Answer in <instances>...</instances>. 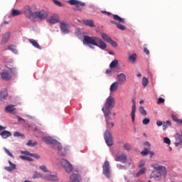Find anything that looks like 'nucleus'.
<instances>
[{
  "label": "nucleus",
  "instance_id": "obj_2",
  "mask_svg": "<svg viewBox=\"0 0 182 182\" xmlns=\"http://www.w3.org/2000/svg\"><path fill=\"white\" fill-rule=\"evenodd\" d=\"M152 167L153 168H154L155 171L151 173V177L152 178H154V180H156V181H160V180H161L162 176H167V169L165 166L156 164H154Z\"/></svg>",
  "mask_w": 182,
  "mask_h": 182
},
{
  "label": "nucleus",
  "instance_id": "obj_5",
  "mask_svg": "<svg viewBox=\"0 0 182 182\" xmlns=\"http://www.w3.org/2000/svg\"><path fill=\"white\" fill-rule=\"evenodd\" d=\"M60 166L63 167L66 173H72V170H73V166H72V164H70V162L65 159H63L60 160Z\"/></svg>",
  "mask_w": 182,
  "mask_h": 182
},
{
  "label": "nucleus",
  "instance_id": "obj_40",
  "mask_svg": "<svg viewBox=\"0 0 182 182\" xmlns=\"http://www.w3.org/2000/svg\"><path fill=\"white\" fill-rule=\"evenodd\" d=\"M20 159H21V160H27V161H33L32 158L26 156H21Z\"/></svg>",
  "mask_w": 182,
  "mask_h": 182
},
{
  "label": "nucleus",
  "instance_id": "obj_42",
  "mask_svg": "<svg viewBox=\"0 0 182 182\" xmlns=\"http://www.w3.org/2000/svg\"><path fill=\"white\" fill-rule=\"evenodd\" d=\"M9 49L14 52V53H18V50H16V47L15 46H9Z\"/></svg>",
  "mask_w": 182,
  "mask_h": 182
},
{
  "label": "nucleus",
  "instance_id": "obj_16",
  "mask_svg": "<svg viewBox=\"0 0 182 182\" xmlns=\"http://www.w3.org/2000/svg\"><path fill=\"white\" fill-rule=\"evenodd\" d=\"M135 117H136V101H134V100H132V109L131 112V117L133 123H134Z\"/></svg>",
  "mask_w": 182,
  "mask_h": 182
},
{
  "label": "nucleus",
  "instance_id": "obj_60",
  "mask_svg": "<svg viewBox=\"0 0 182 182\" xmlns=\"http://www.w3.org/2000/svg\"><path fill=\"white\" fill-rule=\"evenodd\" d=\"M102 13L105 14L106 15H107V16H110V15H112V13L106 11H102Z\"/></svg>",
  "mask_w": 182,
  "mask_h": 182
},
{
  "label": "nucleus",
  "instance_id": "obj_52",
  "mask_svg": "<svg viewBox=\"0 0 182 182\" xmlns=\"http://www.w3.org/2000/svg\"><path fill=\"white\" fill-rule=\"evenodd\" d=\"M31 157H34V159H36L37 160L41 159V156H39L38 154H31Z\"/></svg>",
  "mask_w": 182,
  "mask_h": 182
},
{
  "label": "nucleus",
  "instance_id": "obj_37",
  "mask_svg": "<svg viewBox=\"0 0 182 182\" xmlns=\"http://www.w3.org/2000/svg\"><path fill=\"white\" fill-rule=\"evenodd\" d=\"M38 145V142L35 141L32 143V140H28V141L26 144V146H29L30 147H35V146Z\"/></svg>",
  "mask_w": 182,
  "mask_h": 182
},
{
  "label": "nucleus",
  "instance_id": "obj_25",
  "mask_svg": "<svg viewBox=\"0 0 182 182\" xmlns=\"http://www.w3.org/2000/svg\"><path fill=\"white\" fill-rule=\"evenodd\" d=\"M28 42H30V43H31V45H33V46L34 48H36V49H39L40 50L42 49V48L41 47L39 43H37V41L36 40H34V39H28Z\"/></svg>",
  "mask_w": 182,
  "mask_h": 182
},
{
  "label": "nucleus",
  "instance_id": "obj_14",
  "mask_svg": "<svg viewBox=\"0 0 182 182\" xmlns=\"http://www.w3.org/2000/svg\"><path fill=\"white\" fill-rule=\"evenodd\" d=\"M115 161H120L121 163H126L127 161V156L124 154L117 155L115 157Z\"/></svg>",
  "mask_w": 182,
  "mask_h": 182
},
{
  "label": "nucleus",
  "instance_id": "obj_58",
  "mask_svg": "<svg viewBox=\"0 0 182 182\" xmlns=\"http://www.w3.org/2000/svg\"><path fill=\"white\" fill-rule=\"evenodd\" d=\"M172 119L173 120H174V122H176V123H178V122L180 121V119H177V117H176V115H173Z\"/></svg>",
  "mask_w": 182,
  "mask_h": 182
},
{
  "label": "nucleus",
  "instance_id": "obj_24",
  "mask_svg": "<svg viewBox=\"0 0 182 182\" xmlns=\"http://www.w3.org/2000/svg\"><path fill=\"white\" fill-rule=\"evenodd\" d=\"M0 136L2 139H8V137H11V136H12V134L9 131H3L0 133Z\"/></svg>",
  "mask_w": 182,
  "mask_h": 182
},
{
  "label": "nucleus",
  "instance_id": "obj_39",
  "mask_svg": "<svg viewBox=\"0 0 182 182\" xmlns=\"http://www.w3.org/2000/svg\"><path fill=\"white\" fill-rule=\"evenodd\" d=\"M147 85H149V80L147 79V77H144L142 79V86H144V87H146Z\"/></svg>",
  "mask_w": 182,
  "mask_h": 182
},
{
  "label": "nucleus",
  "instance_id": "obj_49",
  "mask_svg": "<svg viewBox=\"0 0 182 182\" xmlns=\"http://www.w3.org/2000/svg\"><path fill=\"white\" fill-rule=\"evenodd\" d=\"M142 123L144 125L149 124L150 123V119H149V118L144 119L143 121H142Z\"/></svg>",
  "mask_w": 182,
  "mask_h": 182
},
{
  "label": "nucleus",
  "instance_id": "obj_55",
  "mask_svg": "<svg viewBox=\"0 0 182 182\" xmlns=\"http://www.w3.org/2000/svg\"><path fill=\"white\" fill-rule=\"evenodd\" d=\"M20 136H23V134H21L19 132H16L14 134V137H20Z\"/></svg>",
  "mask_w": 182,
  "mask_h": 182
},
{
  "label": "nucleus",
  "instance_id": "obj_13",
  "mask_svg": "<svg viewBox=\"0 0 182 182\" xmlns=\"http://www.w3.org/2000/svg\"><path fill=\"white\" fill-rule=\"evenodd\" d=\"M24 14L27 18H32L34 15V13L32 11V8L29 6L24 7Z\"/></svg>",
  "mask_w": 182,
  "mask_h": 182
},
{
  "label": "nucleus",
  "instance_id": "obj_3",
  "mask_svg": "<svg viewBox=\"0 0 182 182\" xmlns=\"http://www.w3.org/2000/svg\"><path fill=\"white\" fill-rule=\"evenodd\" d=\"M114 98L112 96H109L108 98H107L105 107L102 109L105 117H107L108 116H110L112 114V109L114 107Z\"/></svg>",
  "mask_w": 182,
  "mask_h": 182
},
{
  "label": "nucleus",
  "instance_id": "obj_38",
  "mask_svg": "<svg viewBox=\"0 0 182 182\" xmlns=\"http://www.w3.org/2000/svg\"><path fill=\"white\" fill-rule=\"evenodd\" d=\"M146 171V168L145 167H143L141 168L139 172L136 173V177H140V176H141V174H144Z\"/></svg>",
  "mask_w": 182,
  "mask_h": 182
},
{
  "label": "nucleus",
  "instance_id": "obj_63",
  "mask_svg": "<svg viewBox=\"0 0 182 182\" xmlns=\"http://www.w3.org/2000/svg\"><path fill=\"white\" fill-rule=\"evenodd\" d=\"M144 146H147L148 147H150V142L146 141V142L144 144Z\"/></svg>",
  "mask_w": 182,
  "mask_h": 182
},
{
  "label": "nucleus",
  "instance_id": "obj_18",
  "mask_svg": "<svg viewBox=\"0 0 182 182\" xmlns=\"http://www.w3.org/2000/svg\"><path fill=\"white\" fill-rule=\"evenodd\" d=\"M47 22H48V23H52L53 25H54V23H58L59 22V17L56 15H53L47 20Z\"/></svg>",
  "mask_w": 182,
  "mask_h": 182
},
{
  "label": "nucleus",
  "instance_id": "obj_4",
  "mask_svg": "<svg viewBox=\"0 0 182 182\" xmlns=\"http://www.w3.org/2000/svg\"><path fill=\"white\" fill-rule=\"evenodd\" d=\"M112 17H113L114 21H116L117 22L114 21H110L111 23L116 25L117 28L118 29H120V31H125L126 27L121 23H125L126 19L119 16V15H117V14H113ZM117 22H119V23H117Z\"/></svg>",
  "mask_w": 182,
  "mask_h": 182
},
{
  "label": "nucleus",
  "instance_id": "obj_10",
  "mask_svg": "<svg viewBox=\"0 0 182 182\" xmlns=\"http://www.w3.org/2000/svg\"><path fill=\"white\" fill-rule=\"evenodd\" d=\"M117 83L119 85H124L126 82H127V79L126 78V75L124 73H120L117 75Z\"/></svg>",
  "mask_w": 182,
  "mask_h": 182
},
{
  "label": "nucleus",
  "instance_id": "obj_33",
  "mask_svg": "<svg viewBox=\"0 0 182 182\" xmlns=\"http://www.w3.org/2000/svg\"><path fill=\"white\" fill-rule=\"evenodd\" d=\"M6 97H8V92L4 91L0 93L1 100H6Z\"/></svg>",
  "mask_w": 182,
  "mask_h": 182
},
{
  "label": "nucleus",
  "instance_id": "obj_17",
  "mask_svg": "<svg viewBox=\"0 0 182 182\" xmlns=\"http://www.w3.org/2000/svg\"><path fill=\"white\" fill-rule=\"evenodd\" d=\"M42 140L44 143H46V144H55V143H56V140L50 136H45Z\"/></svg>",
  "mask_w": 182,
  "mask_h": 182
},
{
  "label": "nucleus",
  "instance_id": "obj_30",
  "mask_svg": "<svg viewBox=\"0 0 182 182\" xmlns=\"http://www.w3.org/2000/svg\"><path fill=\"white\" fill-rule=\"evenodd\" d=\"M141 154V156H147V154H151V156H153V154H154L153 151H149L147 149H145L144 151H142Z\"/></svg>",
  "mask_w": 182,
  "mask_h": 182
},
{
  "label": "nucleus",
  "instance_id": "obj_22",
  "mask_svg": "<svg viewBox=\"0 0 182 182\" xmlns=\"http://www.w3.org/2000/svg\"><path fill=\"white\" fill-rule=\"evenodd\" d=\"M1 79L3 80H10V79L11 77V74H9V73H8L6 71L2 72L1 73Z\"/></svg>",
  "mask_w": 182,
  "mask_h": 182
},
{
  "label": "nucleus",
  "instance_id": "obj_46",
  "mask_svg": "<svg viewBox=\"0 0 182 182\" xmlns=\"http://www.w3.org/2000/svg\"><path fill=\"white\" fill-rule=\"evenodd\" d=\"M42 177V174L41 173L36 171L33 175V178H41Z\"/></svg>",
  "mask_w": 182,
  "mask_h": 182
},
{
  "label": "nucleus",
  "instance_id": "obj_21",
  "mask_svg": "<svg viewBox=\"0 0 182 182\" xmlns=\"http://www.w3.org/2000/svg\"><path fill=\"white\" fill-rule=\"evenodd\" d=\"M82 23H84V25H86V26H90V28H95V21H93V20H89V19L82 20Z\"/></svg>",
  "mask_w": 182,
  "mask_h": 182
},
{
  "label": "nucleus",
  "instance_id": "obj_43",
  "mask_svg": "<svg viewBox=\"0 0 182 182\" xmlns=\"http://www.w3.org/2000/svg\"><path fill=\"white\" fill-rule=\"evenodd\" d=\"M124 150H127V151L132 150V145L129 144H124Z\"/></svg>",
  "mask_w": 182,
  "mask_h": 182
},
{
  "label": "nucleus",
  "instance_id": "obj_1",
  "mask_svg": "<svg viewBox=\"0 0 182 182\" xmlns=\"http://www.w3.org/2000/svg\"><path fill=\"white\" fill-rule=\"evenodd\" d=\"M82 43L84 45H87L91 49H93V46H97V48H100V49H106L107 48V45L103 40H102L99 37L96 36H85L84 38L82 40Z\"/></svg>",
  "mask_w": 182,
  "mask_h": 182
},
{
  "label": "nucleus",
  "instance_id": "obj_23",
  "mask_svg": "<svg viewBox=\"0 0 182 182\" xmlns=\"http://www.w3.org/2000/svg\"><path fill=\"white\" fill-rule=\"evenodd\" d=\"M9 164L11 166H6L5 167V170H6V171H13V170L16 169V165L15 164L12 163V161H9Z\"/></svg>",
  "mask_w": 182,
  "mask_h": 182
},
{
  "label": "nucleus",
  "instance_id": "obj_41",
  "mask_svg": "<svg viewBox=\"0 0 182 182\" xmlns=\"http://www.w3.org/2000/svg\"><path fill=\"white\" fill-rule=\"evenodd\" d=\"M21 11L14 9L12 11V16H18V15H21Z\"/></svg>",
  "mask_w": 182,
  "mask_h": 182
},
{
  "label": "nucleus",
  "instance_id": "obj_47",
  "mask_svg": "<svg viewBox=\"0 0 182 182\" xmlns=\"http://www.w3.org/2000/svg\"><path fill=\"white\" fill-rule=\"evenodd\" d=\"M108 43H110V45L113 46V48H117V43H116V41H112V39Z\"/></svg>",
  "mask_w": 182,
  "mask_h": 182
},
{
  "label": "nucleus",
  "instance_id": "obj_11",
  "mask_svg": "<svg viewBox=\"0 0 182 182\" xmlns=\"http://www.w3.org/2000/svg\"><path fill=\"white\" fill-rule=\"evenodd\" d=\"M11 38V33L6 32L1 36V40L0 42V45H5L6 43H8V41H9V38Z\"/></svg>",
  "mask_w": 182,
  "mask_h": 182
},
{
  "label": "nucleus",
  "instance_id": "obj_35",
  "mask_svg": "<svg viewBox=\"0 0 182 182\" xmlns=\"http://www.w3.org/2000/svg\"><path fill=\"white\" fill-rule=\"evenodd\" d=\"M68 150H69V149L68 147H64V149H63L58 153H59V154H60V156H66V154L68 153Z\"/></svg>",
  "mask_w": 182,
  "mask_h": 182
},
{
  "label": "nucleus",
  "instance_id": "obj_28",
  "mask_svg": "<svg viewBox=\"0 0 182 182\" xmlns=\"http://www.w3.org/2000/svg\"><path fill=\"white\" fill-rule=\"evenodd\" d=\"M117 87H119V82H114L110 86V92H116V90H117Z\"/></svg>",
  "mask_w": 182,
  "mask_h": 182
},
{
  "label": "nucleus",
  "instance_id": "obj_20",
  "mask_svg": "<svg viewBox=\"0 0 182 182\" xmlns=\"http://www.w3.org/2000/svg\"><path fill=\"white\" fill-rule=\"evenodd\" d=\"M68 4H70V5H75V6L80 5V6H85L86 5V4L79 0H69Z\"/></svg>",
  "mask_w": 182,
  "mask_h": 182
},
{
  "label": "nucleus",
  "instance_id": "obj_31",
  "mask_svg": "<svg viewBox=\"0 0 182 182\" xmlns=\"http://www.w3.org/2000/svg\"><path fill=\"white\" fill-rule=\"evenodd\" d=\"M117 65H119V60H114L113 61L111 62V63L109 64V68L111 69H114V68H116V66H117Z\"/></svg>",
  "mask_w": 182,
  "mask_h": 182
},
{
  "label": "nucleus",
  "instance_id": "obj_15",
  "mask_svg": "<svg viewBox=\"0 0 182 182\" xmlns=\"http://www.w3.org/2000/svg\"><path fill=\"white\" fill-rule=\"evenodd\" d=\"M80 181V175L79 173H72L69 182H79Z\"/></svg>",
  "mask_w": 182,
  "mask_h": 182
},
{
  "label": "nucleus",
  "instance_id": "obj_7",
  "mask_svg": "<svg viewBox=\"0 0 182 182\" xmlns=\"http://www.w3.org/2000/svg\"><path fill=\"white\" fill-rule=\"evenodd\" d=\"M105 143L109 147H111V146H113V136H112V134L109 131H107L105 133Z\"/></svg>",
  "mask_w": 182,
  "mask_h": 182
},
{
  "label": "nucleus",
  "instance_id": "obj_45",
  "mask_svg": "<svg viewBox=\"0 0 182 182\" xmlns=\"http://www.w3.org/2000/svg\"><path fill=\"white\" fill-rule=\"evenodd\" d=\"M41 170H42V171H43L44 173H49V170H48V168H46V166L45 165H42L40 166Z\"/></svg>",
  "mask_w": 182,
  "mask_h": 182
},
{
  "label": "nucleus",
  "instance_id": "obj_36",
  "mask_svg": "<svg viewBox=\"0 0 182 182\" xmlns=\"http://www.w3.org/2000/svg\"><path fill=\"white\" fill-rule=\"evenodd\" d=\"M139 113L142 116H147V112L146 111V109H144V107H139Z\"/></svg>",
  "mask_w": 182,
  "mask_h": 182
},
{
  "label": "nucleus",
  "instance_id": "obj_32",
  "mask_svg": "<svg viewBox=\"0 0 182 182\" xmlns=\"http://www.w3.org/2000/svg\"><path fill=\"white\" fill-rule=\"evenodd\" d=\"M136 59H137V54L136 53H134V54L129 55V60L132 63H134V62H136Z\"/></svg>",
  "mask_w": 182,
  "mask_h": 182
},
{
  "label": "nucleus",
  "instance_id": "obj_26",
  "mask_svg": "<svg viewBox=\"0 0 182 182\" xmlns=\"http://www.w3.org/2000/svg\"><path fill=\"white\" fill-rule=\"evenodd\" d=\"M107 117L106 119V122H107V126L108 127V129H112V127H113V126H114V124H113V121L111 117Z\"/></svg>",
  "mask_w": 182,
  "mask_h": 182
},
{
  "label": "nucleus",
  "instance_id": "obj_59",
  "mask_svg": "<svg viewBox=\"0 0 182 182\" xmlns=\"http://www.w3.org/2000/svg\"><path fill=\"white\" fill-rule=\"evenodd\" d=\"M117 167L119 168V170H126V166L123 165H118Z\"/></svg>",
  "mask_w": 182,
  "mask_h": 182
},
{
  "label": "nucleus",
  "instance_id": "obj_8",
  "mask_svg": "<svg viewBox=\"0 0 182 182\" xmlns=\"http://www.w3.org/2000/svg\"><path fill=\"white\" fill-rule=\"evenodd\" d=\"M102 168H103V173L105 174V176H106L107 178H110V164L109 161H105Z\"/></svg>",
  "mask_w": 182,
  "mask_h": 182
},
{
  "label": "nucleus",
  "instance_id": "obj_50",
  "mask_svg": "<svg viewBox=\"0 0 182 182\" xmlns=\"http://www.w3.org/2000/svg\"><path fill=\"white\" fill-rule=\"evenodd\" d=\"M53 2L55 5H57V6H63V4H62V3L58 0H53Z\"/></svg>",
  "mask_w": 182,
  "mask_h": 182
},
{
  "label": "nucleus",
  "instance_id": "obj_29",
  "mask_svg": "<svg viewBox=\"0 0 182 182\" xmlns=\"http://www.w3.org/2000/svg\"><path fill=\"white\" fill-rule=\"evenodd\" d=\"M14 110H15V105H8L5 108V112L6 113H12V112H14Z\"/></svg>",
  "mask_w": 182,
  "mask_h": 182
},
{
  "label": "nucleus",
  "instance_id": "obj_54",
  "mask_svg": "<svg viewBox=\"0 0 182 182\" xmlns=\"http://www.w3.org/2000/svg\"><path fill=\"white\" fill-rule=\"evenodd\" d=\"M164 102H165L164 98L159 97L157 101V104L161 105V103H164Z\"/></svg>",
  "mask_w": 182,
  "mask_h": 182
},
{
  "label": "nucleus",
  "instance_id": "obj_34",
  "mask_svg": "<svg viewBox=\"0 0 182 182\" xmlns=\"http://www.w3.org/2000/svg\"><path fill=\"white\" fill-rule=\"evenodd\" d=\"M54 146H57L58 153L62 151V149H63V146H62V144L58 141H55V143L54 144Z\"/></svg>",
  "mask_w": 182,
  "mask_h": 182
},
{
  "label": "nucleus",
  "instance_id": "obj_56",
  "mask_svg": "<svg viewBox=\"0 0 182 182\" xmlns=\"http://www.w3.org/2000/svg\"><path fill=\"white\" fill-rule=\"evenodd\" d=\"M9 70L10 72H11V73H14V74L16 73V68H9Z\"/></svg>",
  "mask_w": 182,
  "mask_h": 182
},
{
  "label": "nucleus",
  "instance_id": "obj_62",
  "mask_svg": "<svg viewBox=\"0 0 182 182\" xmlns=\"http://www.w3.org/2000/svg\"><path fill=\"white\" fill-rule=\"evenodd\" d=\"M143 166H144V161H141L139 164V167H143Z\"/></svg>",
  "mask_w": 182,
  "mask_h": 182
},
{
  "label": "nucleus",
  "instance_id": "obj_57",
  "mask_svg": "<svg viewBox=\"0 0 182 182\" xmlns=\"http://www.w3.org/2000/svg\"><path fill=\"white\" fill-rule=\"evenodd\" d=\"M144 52L146 53V55H150V51L147 48H144Z\"/></svg>",
  "mask_w": 182,
  "mask_h": 182
},
{
  "label": "nucleus",
  "instance_id": "obj_6",
  "mask_svg": "<svg viewBox=\"0 0 182 182\" xmlns=\"http://www.w3.org/2000/svg\"><path fill=\"white\" fill-rule=\"evenodd\" d=\"M60 166L63 167L66 173H72V170H73V166H72V164H70V162L65 159H63L60 160Z\"/></svg>",
  "mask_w": 182,
  "mask_h": 182
},
{
  "label": "nucleus",
  "instance_id": "obj_9",
  "mask_svg": "<svg viewBox=\"0 0 182 182\" xmlns=\"http://www.w3.org/2000/svg\"><path fill=\"white\" fill-rule=\"evenodd\" d=\"M35 18H38V19H46L48 18V12L45 11H36L34 12Z\"/></svg>",
  "mask_w": 182,
  "mask_h": 182
},
{
  "label": "nucleus",
  "instance_id": "obj_19",
  "mask_svg": "<svg viewBox=\"0 0 182 182\" xmlns=\"http://www.w3.org/2000/svg\"><path fill=\"white\" fill-rule=\"evenodd\" d=\"M43 179L48 181H58V176L52 174H48L44 176Z\"/></svg>",
  "mask_w": 182,
  "mask_h": 182
},
{
  "label": "nucleus",
  "instance_id": "obj_48",
  "mask_svg": "<svg viewBox=\"0 0 182 182\" xmlns=\"http://www.w3.org/2000/svg\"><path fill=\"white\" fill-rule=\"evenodd\" d=\"M164 143H165V144H171V141L168 138V137H165L164 139Z\"/></svg>",
  "mask_w": 182,
  "mask_h": 182
},
{
  "label": "nucleus",
  "instance_id": "obj_64",
  "mask_svg": "<svg viewBox=\"0 0 182 182\" xmlns=\"http://www.w3.org/2000/svg\"><path fill=\"white\" fill-rule=\"evenodd\" d=\"M106 73H107V75H112V71H111V70H106Z\"/></svg>",
  "mask_w": 182,
  "mask_h": 182
},
{
  "label": "nucleus",
  "instance_id": "obj_44",
  "mask_svg": "<svg viewBox=\"0 0 182 182\" xmlns=\"http://www.w3.org/2000/svg\"><path fill=\"white\" fill-rule=\"evenodd\" d=\"M4 151L6 154H8V156H9L10 157H11L12 159H15V156H14V155L12 154V153H11V151H9V150H8V149L4 148Z\"/></svg>",
  "mask_w": 182,
  "mask_h": 182
},
{
  "label": "nucleus",
  "instance_id": "obj_27",
  "mask_svg": "<svg viewBox=\"0 0 182 182\" xmlns=\"http://www.w3.org/2000/svg\"><path fill=\"white\" fill-rule=\"evenodd\" d=\"M101 36H102V38L103 39V41H105L107 43H109L112 39V38H110V36H109V35L106 34V33H102Z\"/></svg>",
  "mask_w": 182,
  "mask_h": 182
},
{
  "label": "nucleus",
  "instance_id": "obj_51",
  "mask_svg": "<svg viewBox=\"0 0 182 182\" xmlns=\"http://www.w3.org/2000/svg\"><path fill=\"white\" fill-rule=\"evenodd\" d=\"M73 9L75 11H80V12H82V9H80V4H76L75 7Z\"/></svg>",
  "mask_w": 182,
  "mask_h": 182
},
{
  "label": "nucleus",
  "instance_id": "obj_12",
  "mask_svg": "<svg viewBox=\"0 0 182 182\" xmlns=\"http://www.w3.org/2000/svg\"><path fill=\"white\" fill-rule=\"evenodd\" d=\"M60 28L62 33H64L65 35H68V33H69V29L68 28V23L63 21L60 22Z\"/></svg>",
  "mask_w": 182,
  "mask_h": 182
},
{
  "label": "nucleus",
  "instance_id": "obj_61",
  "mask_svg": "<svg viewBox=\"0 0 182 182\" xmlns=\"http://www.w3.org/2000/svg\"><path fill=\"white\" fill-rule=\"evenodd\" d=\"M156 126H159V127L163 126V122H161V121H157V122H156Z\"/></svg>",
  "mask_w": 182,
  "mask_h": 182
},
{
  "label": "nucleus",
  "instance_id": "obj_53",
  "mask_svg": "<svg viewBox=\"0 0 182 182\" xmlns=\"http://www.w3.org/2000/svg\"><path fill=\"white\" fill-rule=\"evenodd\" d=\"M21 154H24L25 156H31L32 154L28 151H21Z\"/></svg>",
  "mask_w": 182,
  "mask_h": 182
}]
</instances>
